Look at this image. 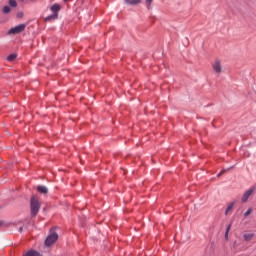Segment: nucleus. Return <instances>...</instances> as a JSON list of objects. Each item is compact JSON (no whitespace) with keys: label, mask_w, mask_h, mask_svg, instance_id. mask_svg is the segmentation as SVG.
Returning a JSON list of instances; mask_svg holds the SVG:
<instances>
[{"label":"nucleus","mask_w":256,"mask_h":256,"mask_svg":"<svg viewBox=\"0 0 256 256\" xmlns=\"http://www.w3.org/2000/svg\"><path fill=\"white\" fill-rule=\"evenodd\" d=\"M10 7H17V1L15 0H9Z\"/></svg>","instance_id":"2eb2a0df"},{"label":"nucleus","mask_w":256,"mask_h":256,"mask_svg":"<svg viewBox=\"0 0 256 256\" xmlns=\"http://www.w3.org/2000/svg\"><path fill=\"white\" fill-rule=\"evenodd\" d=\"M59 239V235L55 232L49 234V236L45 240L46 247H51L54 243Z\"/></svg>","instance_id":"7ed1b4c3"},{"label":"nucleus","mask_w":256,"mask_h":256,"mask_svg":"<svg viewBox=\"0 0 256 256\" xmlns=\"http://www.w3.org/2000/svg\"><path fill=\"white\" fill-rule=\"evenodd\" d=\"M19 232H20V233H23V226H21V227L19 228Z\"/></svg>","instance_id":"6ab92c4d"},{"label":"nucleus","mask_w":256,"mask_h":256,"mask_svg":"<svg viewBox=\"0 0 256 256\" xmlns=\"http://www.w3.org/2000/svg\"><path fill=\"white\" fill-rule=\"evenodd\" d=\"M8 61H15V59H17V54H10L7 57Z\"/></svg>","instance_id":"9b49d317"},{"label":"nucleus","mask_w":256,"mask_h":256,"mask_svg":"<svg viewBox=\"0 0 256 256\" xmlns=\"http://www.w3.org/2000/svg\"><path fill=\"white\" fill-rule=\"evenodd\" d=\"M231 169H233V166H232V167H230V168H228V169H227V171H229V170H231Z\"/></svg>","instance_id":"aec40b11"},{"label":"nucleus","mask_w":256,"mask_h":256,"mask_svg":"<svg viewBox=\"0 0 256 256\" xmlns=\"http://www.w3.org/2000/svg\"><path fill=\"white\" fill-rule=\"evenodd\" d=\"M3 13L7 15V13H11V8L9 6H4L3 7Z\"/></svg>","instance_id":"f8f14e48"},{"label":"nucleus","mask_w":256,"mask_h":256,"mask_svg":"<svg viewBox=\"0 0 256 256\" xmlns=\"http://www.w3.org/2000/svg\"><path fill=\"white\" fill-rule=\"evenodd\" d=\"M213 70L215 71V73H221L223 71V68L221 67V61L220 60H216L214 62V64L212 65Z\"/></svg>","instance_id":"423d86ee"},{"label":"nucleus","mask_w":256,"mask_h":256,"mask_svg":"<svg viewBox=\"0 0 256 256\" xmlns=\"http://www.w3.org/2000/svg\"><path fill=\"white\" fill-rule=\"evenodd\" d=\"M17 17H23V12H18Z\"/></svg>","instance_id":"a211bd4d"},{"label":"nucleus","mask_w":256,"mask_h":256,"mask_svg":"<svg viewBox=\"0 0 256 256\" xmlns=\"http://www.w3.org/2000/svg\"><path fill=\"white\" fill-rule=\"evenodd\" d=\"M30 207H31V216L36 217L41 209V203H39V198L33 196L30 200Z\"/></svg>","instance_id":"f257e3e1"},{"label":"nucleus","mask_w":256,"mask_h":256,"mask_svg":"<svg viewBox=\"0 0 256 256\" xmlns=\"http://www.w3.org/2000/svg\"><path fill=\"white\" fill-rule=\"evenodd\" d=\"M26 27L27 25L25 24L15 26L8 31L7 35H19V33H23V31H25Z\"/></svg>","instance_id":"f03ea898"},{"label":"nucleus","mask_w":256,"mask_h":256,"mask_svg":"<svg viewBox=\"0 0 256 256\" xmlns=\"http://www.w3.org/2000/svg\"><path fill=\"white\" fill-rule=\"evenodd\" d=\"M253 237H255V234L253 233H244L243 234V239L244 241H246L247 243H249V241L253 240Z\"/></svg>","instance_id":"6e6552de"},{"label":"nucleus","mask_w":256,"mask_h":256,"mask_svg":"<svg viewBox=\"0 0 256 256\" xmlns=\"http://www.w3.org/2000/svg\"><path fill=\"white\" fill-rule=\"evenodd\" d=\"M51 11H53L54 14L48 16L46 18V21H51V19H57V17H59V11H61V5H59V4L52 5Z\"/></svg>","instance_id":"20e7f679"},{"label":"nucleus","mask_w":256,"mask_h":256,"mask_svg":"<svg viewBox=\"0 0 256 256\" xmlns=\"http://www.w3.org/2000/svg\"><path fill=\"white\" fill-rule=\"evenodd\" d=\"M127 5H139L141 0H124Z\"/></svg>","instance_id":"1a4fd4ad"},{"label":"nucleus","mask_w":256,"mask_h":256,"mask_svg":"<svg viewBox=\"0 0 256 256\" xmlns=\"http://www.w3.org/2000/svg\"><path fill=\"white\" fill-rule=\"evenodd\" d=\"M38 193H41L42 195H47L49 193V189L44 185H39L37 187Z\"/></svg>","instance_id":"0eeeda50"},{"label":"nucleus","mask_w":256,"mask_h":256,"mask_svg":"<svg viewBox=\"0 0 256 256\" xmlns=\"http://www.w3.org/2000/svg\"><path fill=\"white\" fill-rule=\"evenodd\" d=\"M145 1H146L147 8L150 9L151 3H153V0H145Z\"/></svg>","instance_id":"dca6fc26"},{"label":"nucleus","mask_w":256,"mask_h":256,"mask_svg":"<svg viewBox=\"0 0 256 256\" xmlns=\"http://www.w3.org/2000/svg\"><path fill=\"white\" fill-rule=\"evenodd\" d=\"M255 193V188H250L244 194L242 195L241 202L242 203H247L249 201V197Z\"/></svg>","instance_id":"39448f33"},{"label":"nucleus","mask_w":256,"mask_h":256,"mask_svg":"<svg viewBox=\"0 0 256 256\" xmlns=\"http://www.w3.org/2000/svg\"><path fill=\"white\" fill-rule=\"evenodd\" d=\"M251 213H253V209L249 208L245 213H244V217H249L251 215Z\"/></svg>","instance_id":"4468645a"},{"label":"nucleus","mask_w":256,"mask_h":256,"mask_svg":"<svg viewBox=\"0 0 256 256\" xmlns=\"http://www.w3.org/2000/svg\"><path fill=\"white\" fill-rule=\"evenodd\" d=\"M229 231H231V224L228 225L225 232V239H229Z\"/></svg>","instance_id":"ddd939ff"},{"label":"nucleus","mask_w":256,"mask_h":256,"mask_svg":"<svg viewBox=\"0 0 256 256\" xmlns=\"http://www.w3.org/2000/svg\"><path fill=\"white\" fill-rule=\"evenodd\" d=\"M224 173H227V170H222V171L218 174V177H221V175H223Z\"/></svg>","instance_id":"f3484780"},{"label":"nucleus","mask_w":256,"mask_h":256,"mask_svg":"<svg viewBox=\"0 0 256 256\" xmlns=\"http://www.w3.org/2000/svg\"><path fill=\"white\" fill-rule=\"evenodd\" d=\"M3 225V222L2 221H0V227Z\"/></svg>","instance_id":"412c9836"},{"label":"nucleus","mask_w":256,"mask_h":256,"mask_svg":"<svg viewBox=\"0 0 256 256\" xmlns=\"http://www.w3.org/2000/svg\"><path fill=\"white\" fill-rule=\"evenodd\" d=\"M233 207H235V202L229 204V206L226 208L225 215H229V213L233 211Z\"/></svg>","instance_id":"9d476101"}]
</instances>
